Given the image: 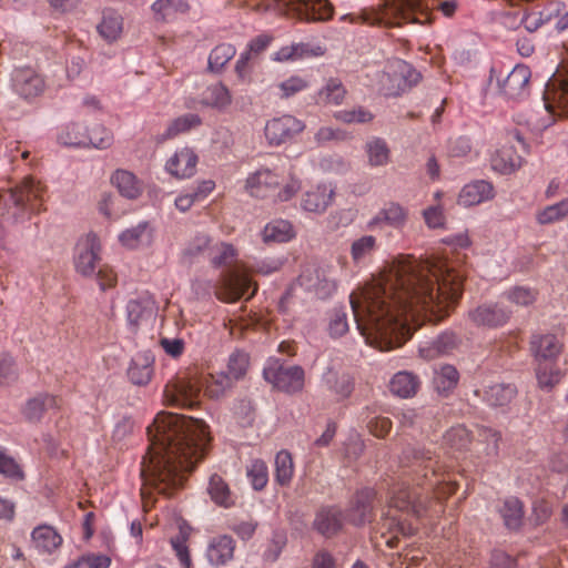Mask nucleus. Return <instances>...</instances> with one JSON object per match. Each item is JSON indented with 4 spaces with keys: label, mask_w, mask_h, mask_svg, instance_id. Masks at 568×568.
Returning a JSON list of instances; mask_svg holds the SVG:
<instances>
[{
    "label": "nucleus",
    "mask_w": 568,
    "mask_h": 568,
    "mask_svg": "<svg viewBox=\"0 0 568 568\" xmlns=\"http://www.w3.org/2000/svg\"><path fill=\"white\" fill-rule=\"evenodd\" d=\"M408 209L397 202H388L367 222L371 231L383 229L384 225L402 230L408 221Z\"/></svg>",
    "instance_id": "nucleus-20"
},
{
    "label": "nucleus",
    "mask_w": 568,
    "mask_h": 568,
    "mask_svg": "<svg viewBox=\"0 0 568 568\" xmlns=\"http://www.w3.org/2000/svg\"><path fill=\"white\" fill-rule=\"evenodd\" d=\"M305 128V123L296 116L282 114L266 122L264 135L271 146H280L301 134Z\"/></svg>",
    "instance_id": "nucleus-16"
},
{
    "label": "nucleus",
    "mask_w": 568,
    "mask_h": 568,
    "mask_svg": "<svg viewBox=\"0 0 568 568\" xmlns=\"http://www.w3.org/2000/svg\"><path fill=\"white\" fill-rule=\"evenodd\" d=\"M444 438L447 445L457 450L465 449L470 444V433L463 425H457L448 429Z\"/></svg>",
    "instance_id": "nucleus-59"
},
{
    "label": "nucleus",
    "mask_w": 568,
    "mask_h": 568,
    "mask_svg": "<svg viewBox=\"0 0 568 568\" xmlns=\"http://www.w3.org/2000/svg\"><path fill=\"white\" fill-rule=\"evenodd\" d=\"M323 379L327 389L337 396L338 399L349 397L354 390V379L347 373H338L333 369H328Z\"/></svg>",
    "instance_id": "nucleus-37"
},
{
    "label": "nucleus",
    "mask_w": 568,
    "mask_h": 568,
    "mask_svg": "<svg viewBox=\"0 0 568 568\" xmlns=\"http://www.w3.org/2000/svg\"><path fill=\"white\" fill-rule=\"evenodd\" d=\"M151 9L158 21L170 22L185 14L190 6L187 0H155Z\"/></svg>",
    "instance_id": "nucleus-36"
},
{
    "label": "nucleus",
    "mask_w": 568,
    "mask_h": 568,
    "mask_svg": "<svg viewBox=\"0 0 568 568\" xmlns=\"http://www.w3.org/2000/svg\"><path fill=\"white\" fill-rule=\"evenodd\" d=\"M530 77L528 67L517 64L503 83L505 94L511 99L524 97L528 92Z\"/></svg>",
    "instance_id": "nucleus-29"
},
{
    "label": "nucleus",
    "mask_w": 568,
    "mask_h": 568,
    "mask_svg": "<svg viewBox=\"0 0 568 568\" xmlns=\"http://www.w3.org/2000/svg\"><path fill=\"white\" fill-rule=\"evenodd\" d=\"M568 216V197L561 201L547 205L536 213V221L540 225L552 224L560 222Z\"/></svg>",
    "instance_id": "nucleus-51"
},
{
    "label": "nucleus",
    "mask_w": 568,
    "mask_h": 568,
    "mask_svg": "<svg viewBox=\"0 0 568 568\" xmlns=\"http://www.w3.org/2000/svg\"><path fill=\"white\" fill-rule=\"evenodd\" d=\"M348 138V134L344 130L332 126H322L314 135L316 143L320 145L329 141H344Z\"/></svg>",
    "instance_id": "nucleus-64"
},
{
    "label": "nucleus",
    "mask_w": 568,
    "mask_h": 568,
    "mask_svg": "<svg viewBox=\"0 0 568 568\" xmlns=\"http://www.w3.org/2000/svg\"><path fill=\"white\" fill-rule=\"evenodd\" d=\"M536 378L539 388L549 392L560 383L562 372L555 362H538Z\"/></svg>",
    "instance_id": "nucleus-46"
},
{
    "label": "nucleus",
    "mask_w": 568,
    "mask_h": 568,
    "mask_svg": "<svg viewBox=\"0 0 568 568\" xmlns=\"http://www.w3.org/2000/svg\"><path fill=\"white\" fill-rule=\"evenodd\" d=\"M545 109L557 115H568V65L557 71L546 83L544 95Z\"/></svg>",
    "instance_id": "nucleus-15"
},
{
    "label": "nucleus",
    "mask_w": 568,
    "mask_h": 568,
    "mask_svg": "<svg viewBox=\"0 0 568 568\" xmlns=\"http://www.w3.org/2000/svg\"><path fill=\"white\" fill-rule=\"evenodd\" d=\"M197 155L187 146L181 148L166 161L165 170L176 179H189L196 172Z\"/></svg>",
    "instance_id": "nucleus-23"
},
{
    "label": "nucleus",
    "mask_w": 568,
    "mask_h": 568,
    "mask_svg": "<svg viewBox=\"0 0 568 568\" xmlns=\"http://www.w3.org/2000/svg\"><path fill=\"white\" fill-rule=\"evenodd\" d=\"M378 250V242L374 235H362L354 240L349 247V254L355 265H364Z\"/></svg>",
    "instance_id": "nucleus-40"
},
{
    "label": "nucleus",
    "mask_w": 568,
    "mask_h": 568,
    "mask_svg": "<svg viewBox=\"0 0 568 568\" xmlns=\"http://www.w3.org/2000/svg\"><path fill=\"white\" fill-rule=\"evenodd\" d=\"M564 343L551 333H535L530 338V351L537 362H555L561 354Z\"/></svg>",
    "instance_id": "nucleus-21"
},
{
    "label": "nucleus",
    "mask_w": 568,
    "mask_h": 568,
    "mask_svg": "<svg viewBox=\"0 0 568 568\" xmlns=\"http://www.w3.org/2000/svg\"><path fill=\"white\" fill-rule=\"evenodd\" d=\"M277 88L281 91L280 97L287 99L307 89L308 83L304 78L300 75H292L288 79L280 82Z\"/></svg>",
    "instance_id": "nucleus-61"
},
{
    "label": "nucleus",
    "mask_w": 568,
    "mask_h": 568,
    "mask_svg": "<svg viewBox=\"0 0 568 568\" xmlns=\"http://www.w3.org/2000/svg\"><path fill=\"white\" fill-rule=\"evenodd\" d=\"M399 463L403 470L397 483L389 489L388 507L417 519L423 518L430 500L427 497L422 498L410 485L433 490L442 484L444 477L438 471L437 460L429 450L409 447L403 452Z\"/></svg>",
    "instance_id": "nucleus-3"
},
{
    "label": "nucleus",
    "mask_w": 568,
    "mask_h": 568,
    "mask_svg": "<svg viewBox=\"0 0 568 568\" xmlns=\"http://www.w3.org/2000/svg\"><path fill=\"white\" fill-rule=\"evenodd\" d=\"M126 320L132 329H138L154 318L156 313L155 301L151 294L143 292L129 300L126 304Z\"/></svg>",
    "instance_id": "nucleus-19"
},
{
    "label": "nucleus",
    "mask_w": 568,
    "mask_h": 568,
    "mask_svg": "<svg viewBox=\"0 0 568 568\" xmlns=\"http://www.w3.org/2000/svg\"><path fill=\"white\" fill-rule=\"evenodd\" d=\"M302 182L290 166L261 168L246 179L245 189L254 197L264 199L274 195L275 202H287L301 190Z\"/></svg>",
    "instance_id": "nucleus-8"
},
{
    "label": "nucleus",
    "mask_w": 568,
    "mask_h": 568,
    "mask_svg": "<svg viewBox=\"0 0 568 568\" xmlns=\"http://www.w3.org/2000/svg\"><path fill=\"white\" fill-rule=\"evenodd\" d=\"M246 476L254 490H262L268 483V468L264 460L254 459L246 468Z\"/></svg>",
    "instance_id": "nucleus-55"
},
{
    "label": "nucleus",
    "mask_w": 568,
    "mask_h": 568,
    "mask_svg": "<svg viewBox=\"0 0 568 568\" xmlns=\"http://www.w3.org/2000/svg\"><path fill=\"white\" fill-rule=\"evenodd\" d=\"M110 181L123 197L135 200L142 194V182L131 171L118 169L112 173Z\"/></svg>",
    "instance_id": "nucleus-32"
},
{
    "label": "nucleus",
    "mask_w": 568,
    "mask_h": 568,
    "mask_svg": "<svg viewBox=\"0 0 568 568\" xmlns=\"http://www.w3.org/2000/svg\"><path fill=\"white\" fill-rule=\"evenodd\" d=\"M376 493L372 488H363L358 490L348 508L349 521L354 525H363L373 518L374 501Z\"/></svg>",
    "instance_id": "nucleus-24"
},
{
    "label": "nucleus",
    "mask_w": 568,
    "mask_h": 568,
    "mask_svg": "<svg viewBox=\"0 0 568 568\" xmlns=\"http://www.w3.org/2000/svg\"><path fill=\"white\" fill-rule=\"evenodd\" d=\"M529 153V145L518 130L507 133L505 143L491 158L494 170L508 174L519 169L524 162V155Z\"/></svg>",
    "instance_id": "nucleus-10"
},
{
    "label": "nucleus",
    "mask_w": 568,
    "mask_h": 568,
    "mask_svg": "<svg viewBox=\"0 0 568 568\" xmlns=\"http://www.w3.org/2000/svg\"><path fill=\"white\" fill-rule=\"evenodd\" d=\"M459 374L452 365H444L435 372L434 386L439 394L447 395L458 383Z\"/></svg>",
    "instance_id": "nucleus-52"
},
{
    "label": "nucleus",
    "mask_w": 568,
    "mask_h": 568,
    "mask_svg": "<svg viewBox=\"0 0 568 568\" xmlns=\"http://www.w3.org/2000/svg\"><path fill=\"white\" fill-rule=\"evenodd\" d=\"M148 435L150 446L141 463L144 506L153 491L172 496L179 490L211 443L209 426L203 420L165 412L155 416Z\"/></svg>",
    "instance_id": "nucleus-2"
},
{
    "label": "nucleus",
    "mask_w": 568,
    "mask_h": 568,
    "mask_svg": "<svg viewBox=\"0 0 568 568\" xmlns=\"http://www.w3.org/2000/svg\"><path fill=\"white\" fill-rule=\"evenodd\" d=\"M233 381L225 373L197 376L184 374L169 382L163 395L168 405L193 408L201 402V392L210 398H220L231 388Z\"/></svg>",
    "instance_id": "nucleus-6"
},
{
    "label": "nucleus",
    "mask_w": 568,
    "mask_h": 568,
    "mask_svg": "<svg viewBox=\"0 0 568 568\" xmlns=\"http://www.w3.org/2000/svg\"><path fill=\"white\" fill-rule=\"evenodd\" d=\"M11 81L13 91L24 100H33L45 90L43 77L32 68L16 69Z\"/></svg>",
    "instance_id": "nucleus-18"
},
{
    "label": "nucleus",
    "mask_w": 568,
    "mask_h": 568,
    "mask_svg": "<svg viewBox=\"0 0 568 568\" xmlns=\"http://www.w3.org/2000/svg\"><path fill=\"white\" fill-rule=\"evenodd\" d=\"M538 292L528 286H513L500 294L501 301L509 302L516 306L526 307L534 304Z\"/></svg>",
    "instance_id": "nucleus-48"
},
{
    "label": "nucleus",
    "mask_w": 568,
    "mask_h": 568,
    "mask_svg": "<svg viewBox=\"0 0 568 568\" xmlns=\"http://www.w3.org/2000/svg\"><path fill=\"white\" fill-rule=\"evenodd\" d=\"M236 49L231 43H221L212 49L209 55V68L214 72H220L227 62L234 58Z\"/></svg>",
    "instance_id": "nucleus-54"
},
{
    "label": "nucleus",
    "mask_w": 568,
    "mask_h": 568,
    "mask_svg": "<svg viewBox=\"0 0 568 568\" xmlns=\"http://www.w3.org/2000/svg\"><path fill=\"white\" fill-rule=\"evenodd\" d=\"M418 387V377L409 372H398L393 376L389 383L390 392L403 398L414 396Z\"/></svg>",
    "instance_id": "nucleus-44"
},
{
    "label": "nucleus",
    "mask_w": 568,
    "mask_h": 568,
    "mask_svg": "<svg viewBox=\"0 0 568 568\" xmlns=\"http://www.w3.org/2000/svg\"><path fill=\"white\" fill-rule=\"evenodd\" d=\"M324 50L320 45H311L310 43H292L282 47L272 54V60L276 62L297 61L310 57H321Z\"/></svg>",
    "instance_id": "nucleus-31"
},
{
    "label": "nucleus",
    "mask_w": 568,
    "mask_h": 568,
    "mask_svg": "<svg viewBox=\"0 0 568 568\" xmlns=\"http://www.w3.org/2000/svg\"><path fill=\"white\" fill-rule=\"evenodd\" d=\"M247 367L248 355L244 352L236 351L230 355L227 371L225 374L234 382L245 375Z\"/></svg>",
    "instance_id": "nucleus-58"
},
{
    "label": "nucleus",
    "mask_w": 568,
    "mask_h": 568,
    "mask_svg": "<svg viewBox=\"0 0 568 568\" xmlns=\"http://www.w3.org/2000/svg\"><path fill=\"white\" fill-rule=\"evenodd\" d=\"M334 195L335 191L331 184H317L302 195L301 207L310 213L323 214L333 203Z\"/></svg>",
    "instance_id": "nucleus-22"
},
{
    "label": "nucleus",
    "mask_w": 568,
    "mask_h": 568,
    "mask_svg": "<svg viewBox=\"0 0 568 568\" xmlns=\"http://www.w3.org/2000/svg\"><path fill=\"white\" fill-rule=\"evenodd\" d=\"M232 102V95L229 89L222 83H213L206 87L201 95L199 103L203 106H210L214 109H225Z\"/></svg>",
    "instance_id": "nucleus-38"
},
{
    "label": "nucleus",
    "mask_w": 568,
    "mask_h": 568,
    "mask_svg": "<svg viewBox=\"0 0 568 568\" xmlns=\"http://www.w3.org/2000/svg\"><path fill=\"white\" fill-rule=\"evenodd\" d=\"M296 236L293 224L284 219H275L268 222L262 231L264 243H286Z\"/></svg>",
    "instance_id": "nucleus-33"
},
{
    "label": "nucleus",
    "mask_w": 568,
    "mask_h": 568,
    "mask_svg": "<svg viewBox=\"0 0 568 568\" xmlns=\"http://www.w3.org/2000/svg\"><path fill=\"white\" fill-rule=\"evenodd\" d=\"M264 379L275 388L295 393L304 386V371L300 366H285L280 359L270 358L263 369Z\"/></svg>",
    "instance_id": "nucleus-13"
},
{
    "label": "nucleus",
    "mask_w": 568,
    "mask_h": 568,
    "mask_svg": "<svg viewBox=\"0 0 568 568\" xmlns=\"http://www.w3.org/2000/svg\"><path fill=\"white\" fill-rule=\"evenodd\" d=\"M202 123V119L194 113L183 114L176 119H174L166 128L163 133V139H172L178 136L181 133H186Z\"/></svg>",
    "instance_id": "nucleus-50"
},
{
    "label": "nucleus",
    "mask_w": 568,
    "mask_h": 568,
    "mask_svg": "<svg viewBox=\"0 0 568 568\" xmlns=\"http://www.w3.org/2000/svg\"><path fill=\"white\" fill-rule=\"evenodd\" d=\"M191 532L192 528L189 525L181 524L179 526V532L170 539L171 547L182 568H193L189 549Z\"/></svg>",
    "instance_id": "nucleus-39"
},
{
    "label": "nucleus",
    "mask_w": 568,
    "mask_h": 568,
    "mask_svg": "<svg viewBox=\"0 0 568 568\" xmlns=\"http://www.w3.org/2000/svg\"><path fill=\"white\" fill-rule=\"evenodd\" d=\"M268 0H236L237 6L251 9L268 7ZM285 8L288 13L307 22L328 21L333 18L334 8L328 0H273Z\"/></svg>",
    "instance_id": "nucleus-9"
},
{
    "label": "nucleus",
    "mask_w": 568,
    "mask_h": 568,
    "mask_svg": "<svg viewBox=\"0 0 568 568\" xmlns=\"http://www.w3.org/2000/svg\"><path fill=\"white\" fill-rule=\"evenodd\" d=\"M345 89L336 79L327 81L326 85L318 93V101L329 104H341L345 98Z\"/></svg>",
    "instance_id": "nucleus-57"
},
{
    "label": "nucleus",
    "mask_w": 568,
    "mask_h": 568,
    "mask_svg": "<svg viewBox=\"0 0 568 568\" xmlns=\"http://www.w3.org/2000/svg\"><path fill=\"white\" fill-rule=\"evenodd\" d=\"M517 394V388L513 384H494L483 390V400L491 407L505 406L509 404Z\"/></svg>",
    "instance_id": "nucleus-42"
},
{
    "label": "nucleus",
    "mask_w": 568,
    "mask_h": 568,
    "mask_svg": "<svg viewBox=\"0 0 568 568\" xmlns=\"http://www.w3.org/2000/svg\"><path fill=\"white\" fill-rule=\"evenodd\" d=\"M152 240V231L148 222H141L138 225L123 231L119 235V242L126 248L134 250L142 245H148Z\"/></svg>",
    "instance_id": "nucleus-43"
},
{
    "label": "nucleus",
    "mask_w": 568,
    "mask_h": 568,
    "mask_svg": "<svg viewBox=\"0 0 568 568\" xmlns=\"http://www.w3.org/2000/svg\"><path fill=\"white\" fill-rule=\"evenodd\" d=\"M207 491L212 500L221 507L229 508L235 504V497L231 493L229 485L216 474L210 477Z\"/></svg>",
    "instance_id": "nucleus-47"
},
{
    "label": "nucleus",
    "mask_w": 568,
    "mask_h": 568,
    "mask_svg": "<svg viewBox=\"0 0 568 568\" xmlns=\"http://www.w3.org/2000/svg\"><path fill=\"white\" fill-rule=\"evenodd\" d=\"M210 244V239L200 234L196 235L182 251V260L184 263H192L197 256H200Z\"/></svg>",
    "instance_id": "nucleus-60"
},
{
    "label": "nucleus",
    "mask_w": 568,
    "mask_h": 568,
    "mask_svg": "<svg viewBox=\"0 0 568 568\" xmlns=\"http://www.w3.org/2000/svg\"><path fill=\"white\" fill-rule=\"evenodd\" d=\"M211 262L216 267H227L220 274L215 284V295L224 302H236L253 287L251 297L256 292L251 275L245 266L239 263L237 250L230 243L220 242L210 250Z\"/></svg>",
    "instance_id": "nucleus-5"
},
{
    "label": "nucleus",
    "mask_w": 568,
    "mask_h": 568,
    "mask_svg": "<svg viewBox=\"0 0 568 568\" xmlns=\"http://www.w3.org/2000/svg\"><path fill=\"white\" fill-rule=\"evenodd\" d=\"M464 275L447 260L398 256L349 295L366 344L382 352L403 346L424 322L447 317L463 294Z\"/></svg>",
    "instance_id": "nucleus-1"
},
{
    "label": "nucleus",
    "mask_w": 568,
    "mask_h": 568,
    "mask_svg": "<svg viewBox=\"0 0 568 568\" xmlns=\"http://www.w3.org/2000/svg\"><path fill=\"white\" fill-rule=\"evenodd\" d=\"M348 331L347 314L343 308L332 311L328 332L332 337H341Z\"/></svg>",
    "instance_id": "nucleus-62"
},
{
    "label": "nucleus",
    "mask_w": 568,
    "mask_h": 568,
    "mask_svg": "<svg viewBox=\"0 0 568 568\" xmlns=\"http://www.w3.org/2000/svg\"><path fill=\"white\" fill-rule=\"evenodd\" d=\"M97 30L106 42H115L123 32V17L114 10H104Z\"/></svg>",
    "instance_id": "nucleus-35"
},
{
    "label": "nucleus",
    "mask_w": 568,
    "mask_h": 568,
    "mask_svg": "<svg viewBox=\"0 0 568 568\" xmlns=\"http://www.w3.org/2000/svg\"><path fill=\"white\" fill-rule=\"evenodd\" d=\"M424 0H382L376 8L362 10L361 13H348L342 20L363 22L376 27L393 28L403 23H423L417 14L427 18L423 6Z\"/></svg>",
    "instance_id": "nucleus-7"
},
{
    "label": "nucleus",
    "mask_w": 568,
    "mask_h": 568,
    "mask_svg": "<svg viewBox=\"0 0 568 568\" xmlns=\"http://www.w3.org/2000/svg\"><path fill=\"white\" fill-rule=\"evenodd\" d=\"M87 131L88 130L81 123H68L61 129L58 141L67 146L85 148Z\"/></svg>",
    "instance_id": "nucleus-49"
},
{
    "label": "nucleus",
    "mask_w": 568,
    "mask_h": 568,
    "mask_svg": "<svg viewBox=\"0 0 568 568\" xmlns=\"http://www.w3.org/2000/svg\"><path fill=\"white\" fill-rule=\"evenodd\" d=\"M494 186L491 183L477 180L466 184L458 195V203L464 206H474L494 197Z\"/></svg>",
    "instance_id": "nucleus-27"
},
{
    "label": "nucleus",
    "mask_w": 568,
    "mask_h": 568,
    "mask_svg": "<svg viewBox=\"0 0 568 568\" xmlns=\"http://www.w3.org/2000/svg\"><path fill=\"white\" fill-rule=\"evenodd\" d=\"M45 186L33 178H26L20 184L0 190V247L6 230L3 224L16 225L30 219L41 210Z\"/></svg>",
    "instance_id": "nucleus-4"
},
{
    "label": "nucleus",
    "mask_w": 568,
    "mask_h": 568,
    "mask_svg": "<svg viewBox=\"0 0 568 568\" xmlns=\"http://www.w3.org/2000/svg\"><path fill=\"white\" fill-rule=\"evenodd\" d=\"M113 134L103 125H95L87 131L85 148L104 150L112 145Z\"/></svg>",
    "instance_id": "nucleus-56"
},
{
    "label": "nucleus",
    "mask_w": 568,
    "mask_h": 568,
    "mask_svg": "<svg viewBox=\"0 0 568 568\" xmlns=\"http://www.w3.org/2000/svg\"><path fill=\"white\" fill-rule=\"evenodd\" d=\"M365 152L371 166H385L390 161V149L382 138H372L365 144Z\"/></svg>",
    "instance_id": "nucleus-45"
},
{
    "label": "nucleus",
    "mask_w": 568,
    "mask_h": 568,
    "mask_svg": "<svg viewBox=\"0 0 568 568\" xmlns=\"http://www.w3.org/2000/svg\"><path fill=\"white\" fill-rule=\"evenodd\" d=\"M154 357L150 352L138 353L128 369L129 379L135 385H146L153 376Z\"/></svg>",
    "instance_id": "nucleus-30"
},
{
    "label": "nucleus",
    "mask_w": 568,
    "mask_h": 568,
    "mask_svg": "<svg viewBox=\"0 0 568 568\" xmlns=\"http://www.w3.org/2000/svg\"><path fill=\"white\" fill-rule=\"evenodd\" d=\"M420 74L406 61L396 59L388 63L381 78L382 91L386 97H397L417 84Z\"/></svg>",
    "instance_id": "nucleus-11"
},
{
    "label": "nucleus",
    "mask_w": 568,
    "mask_h": 568,
    "mask_svg": "<svg viewBox=\"0 0 568 568\" xmlns=\"http://www.w3.org/2000/svg\"><path fill=\"white\" fill-rule=\"evenodd\" d=\"M513 316V310L499 297L487 301L468 311V320L476 327L496 329L505 326Z\"/></svg>",
    "instance_id": "nucleus-14"
},
{
    "label": "nucleus",
    "mask_w": 568,
    "mask_h": 568,
    "mask_svg": "<svg viewBox=\"0 0 568 568\" xmlns=\"http://www.w3.org/2000/svg\"><path fill=\"white\" fill-rule=\"evenodd\" d=\"M313 526L318 534L332 537L343 527V513L336 506L322 507L316 513Z\"/></svg>",
    "instance_id": "nucleus-26"
},
{
    "label": "nucleus",
    "mask_w": 568,
    "mask_h": 568,
    "mask_svg": "<svg viewBox=\"0 0 568 568\" xmlns=\"http://www.w3.org/2000/svg\"><path fill=\"white\" fill-rule=\"evenodd\" d=\"M101 243L97 234L89 233L75 246L74 267L83 276H92L100 262Z\"/></svg>",
    "instance_id": "nucleus-17"
},
{
    "label": "nucleus",
    "mask_w": 568,
    "mask_h": 568,
    "mask_svg": "<svg viewBox=\"0 0 568 568\" xmlns=\"http://www.w3.org/2000/svg\"><path fill=\"white\" fill-rule=\"evenodd\" d=\"M334 116L344 123H366L373 119V114L364 108L342 110L336 112Z\"/></svg>",
    "instance_id": "nucleus-63"
},
{
    "label": "nucleus",
    "mask_w": 568,
    "mask_h": 568,
    "mask_svg": "<svg viewBox=\"0 0 568 568\" xmlns=\"http://www.w3.org/2000/svg\"><path fill=\"white\" fill-rule=\"evenodd\" d=\"M298 282L305 292L320 300L332 297L338 286L335 270L329 265L306 266L301 273Z\"/></svg>",
    "instance_id": "nucleus-12"
},
{
    "label": "nucleus",
    "mask_w": 568,
    "mask_h": 568,
    "mask_svg": "<svg viewBox=\"0 0 568 568\" xmlns=\"http://www.w3.org/2000/svg\"><path fill=\"white\" fill-rule=\"evenodd\" d=\"M32 541L40 552L51 554L62 544V537L50 526L42 525L33 529Z\"/></svg>",
    "instance_id": "nucleus-41"
},
{
    "label": "nucleus",
    "mask_w": 568,
    "mask_h": 568,
    "mask_svg": "<svg viewBox=\"0 0 568 568\" xmlns=\"http://www.w3.org/2000/svg\"><path fill=\"white\" fill-rule=\"evenodd\" d=\"M235 540L227 535H219L210 539L206 547V559L211 566H224L233 559Z\"/></svg>",
    "instance_id": "nucleus-25"
},
{
    "label": "nucleus",
    "mask_w": 568,
    "mask_h": 568,
    "mask_svg": "<svg viewBox=\"0 0 568 568\" xmlns=\"http://www.w3.org/2000/svg\"><path fill=\"white\" fill-rule=\"evenodd\" d=\"M61 399L57 396L42 394L28 400L23 409L26 418L30 422H39L43 415L60 407Z\"/></svg>",
    "instance_id": "nucleus-34"
},
{
    "label": "nucleus",
    "mask_w": 568,
    "mask_h": 568,
    "mask_svg": "<svg viewBox=\"0 0 568 568\" xmlns=\"http://www.w3.org/2000/svg\"><path fill=\"white\" fill-rule=\"evenodd\" d=\"M497 511L507 529L518 530L523 526L524 504L517 497L510 496L499 500Z\"/></svg>",
    "instance_id": "nucleus-28"
},
{
    "label": "nucleus",
    "mask_w": 568,
    "mask_h": 568,
    "mask_svg": "<svg viewBox=\"0 0 568 568\" xmlns=\"http://www.w3.org/2000/svg\"><path fill=\"white\" fill-rule=\"evenodd\" d=\"M294 475V463L291 454L281 450L275 456V481L281 486H287Z\"/></svg>",
    "instance_id": "nucleus-53"
}]
</instances>
